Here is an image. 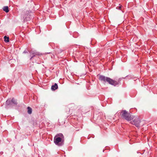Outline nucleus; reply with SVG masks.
I'll list each match as a JSON object with an SVG mask.
<instances>
[{
  "mask_svg": "<svg viewBox=\"0 0 157 157\" xmlns=\"http://www.w3.org/2000/svg\"><path fill=\"white\" fill-rule=\"evenodd\" d=\"M27 109H28V113L29 114H31L32 113V108L29 107H28L27 108Z\"/></svg>",
  "mask_w": 157,
  "mask_h": 157,
  "instance_id": "nucleus-8",
  "label": "nucleus"
},
{
  "mask_svg": "<svg viewBox=\"0 0 157 157\" xmlns=\"http://www.w3.org/2000/svg\"><path fill=\"white\" fill-rule=\"evenodd\" d=\"M10 101L7 100L6 101V105H9L10 104Z\"/></svg>",
  "mask_w": 157,
  "mask_h": 157,
  "instance_id": "nucleus-13",
  "label": "nucleus"
},
{
  "mask_svg": "<svg viewBox=\"0 0 157 157\" xmlns=\"http://www.w3.org/2000/svg\"><path fill=\"white\" fill-rule=\"evenodd\" d=\"M3 10L6 13H8L9 11L8 7V6H5L3 7Z\"/></svg>",
  "mask_w": 157,
  "mask_h": 157,
  "instance_id": "nucleus-7",
  "label": "nucleus"
},
{
  "mask_svg": "<svg viewBox=\"0 0 157 157\" xmlns=\"http://www.w3.org/2000/svg\"><path fill=\"white\" fill-rule=\"evenodd\" d=\"M136 117L132 115L131 114L128 113V122H130L133 120Z\"/></svg>",
  "mask_w": 157,
  "mask_h": 157,
  "instance_id": "nucleus-5",
  "label": "nucleus"
},
{
  "mask_svg": "<svg viewBox=\"0 0 157 157\" xmlns=\"http://www.w3.org/2000/svg\"><path fill=\"white\" fill-rule=\"evenodd\" d=\"M120 115L123 119L128 120V112L126 110H122Z\"/></svg>",
  "mask_w": 157,
  "mask_h": 157,
  "instance_id": "nucleus-3",
  "label": "nucleus"
},
{
  "mask_svg": "<svg viewBox=\"0 0 157 157\" xmlns=\"http://www.w3.org/2000/svg\"><path fill=\"white\" fill-rule=\"evenodd\" d=\"M35 55H37L38 56H40L41 55H42V54L41 53H36L32 57L31 59H32L33 57L35 56Z\"/></svg>",
  "mask_w": 157,
  "mask_h": 157,
  "instance_id": "nucleus-12",
  "label": "nucleus"
},
{
  "mask_svg": "<svg viewBox=\"0 0 157 157\" xmlns=\"http://www.w3.org/2000/svg\"><path fill=\"white\" fill-rule=\"evenodd\" d=\"M4 41L5 42H9V37H7L6 36H5L4 37Z\"/></svg>",
  "mask_w": 157,
  "mask_h": 157,
  "instance_id": "nucleus-9",
  "label": "nucleus"
},
{
  "mask_svg": "<svg viewBox=\"0 0 157 157\" xmlns=\"http://www.w3.org/2000/svg\"><path fill=\"white\" fill-rule=\"evenodd\" d=\"M121 6H121L120 5H119V6H117L116 7V8L117 9H120L121 8Z\"/></svg>",
  "mask_w": 157,
  "mask_h": 157,
  "instance_id": "nucleus-14",
  "label": "nucleus"
},
{
  "mask_svg": "<svg viewBox=\"0 0 157 157\" xmlns=\"http://www.w3.org/2000/svg\"><path fill=\"white\" fill-rule=\"evenodd\" d=\"M57 136L61 137L63 138V135L61 133H59V134H57V135H56V137H57Z\"/></svg>",
  "mask_w": 157,
  "mask_h": 157,
  "instance_id": "nucleus-11",
  "label": "nucleus"
},
{
  "mask_svg": "<svg viewBox=\"0 0 157 157\" xmlns=\"http://www.w3.org/2000/svg\"><path fill=\"white\" fill-rule=\"evenodd\" d=\"M11 101L13 104H14L17 105V100L14 98L12 99Z\"/></svg>",
  "mask_w": 157,
  "mask_h": 157,
  "instance_id": "nucleus-10",
  "label": "nucleus"
},
{
  "mask_svg": "<svg viewBox=\"0 0 157 157\" xmlns=\"http://www.w3.org/2000/svg\"><path fill=\"white\" fill-rule=\"evenodd\" d=\"M56 137H55L54 138V142L56 144L59 145L60 144H59V143L61 142L62 141V139L60 137H58L56 138Z\"/></svg>",
  "mask_w": 157,
  "mask_h": 157,
  "instance_id": "nucleus-4",
  "label": "nucleus"
},
{
  "mask_svg": "<svg viewBox=\"0 0 157 157\" xmlns=\"http://www.w3.org/2000/svg\"><path fill=\"white\" fill-rule=\"evenodd\" d=\"M99 79L101 81H103L104 82H107L109 84L114 86H115L118 84V82L117 81L110 78L105 77L103 75H99Z\"/></svg>",
  "mask_w": 157,
  "mask_h": 157,
  "instance_id": "nucleus-1",
  "label": "nucleus"
},
{
  "mask_svg": "<svg viewBox=\"0 0 157 157\" xmlns=\"http://www.w3.org/2000/svg\"><path fill=\"white\" fill-rule=\"evenodd\" d=\"M24 21H26V20H27L26 19V18H24Z\"/></svg>",
  "mask_w": 157,
  "mask_h": 157,
  "instance_id": "nucleus-15",
  "label": "nucleus"
},
{
  "mask_svg": "<svg viewBox=\"0 0 157 157\" xmlns=\"http://www.w3.org/2000/svg\"><path fill=\"white\" fill-rule=\"evenodd\" d=\"M140 121L139 118L136 117L132 121L129 122V123L131 124L134 125L137 127H139L140 126Z\"/></svg>",
  "mask_w": 157,
  "mask_h": 157,
  "instance_id": "nucleus-2",
  "label": "nucleus"
},
{
  "mask_svg": "<svg viewBox=\"0 0 157 157\" xmlns=\"http://www.w3.org/2000/svg\"><path fill=\"white\" fill-rule=\"evenodd\" d=\"M58 85L56 83H55L54 85L52 86L51 89L52 90H55L58 89Z\"/></svg>",
  "mask_w": 157,
  "mask_h": 157,
  "instance_id": "nucleus-6",
  "label": "nucleus"
}]
</instances>
